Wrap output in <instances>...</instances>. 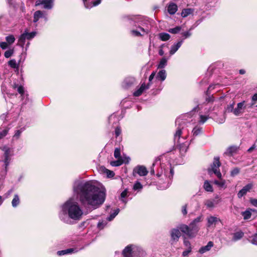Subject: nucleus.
<instances>
[{"mask_svg":"<svg viewBox=\"0 0 257 257\" xmlns=\"http://www.w3.org/2000/svg\"><path fill=\"white\" fill-rule=\"evenodd\" d=\"M18 91L19 92V93L23 94L24 92L23 87L22 86H19L18 88Z\"/></svg>","mask_w":257,"mask_h":257,"instance_id":"60","label":"nucleus"},{"mask_svg":"<svg viewBox=\"0 0 257 257\" xmlns=\"http://www.w3.org/2000/svg\"><path fill=\"white\" fill-rule=\"evenodd\" d=\"M27 40H31L33 39L36 35V32H32L31 33H28L27 31L25 32Z\"/></svg>","mask_w":257,"mask_h":257,"instance_id":"45","label":"nucleus"},{"mask_svg":"<svg viewBox=\"0 0 257 257\" xmlns=\"http://www.w3.org/2000/svg\"><path fill=\"white\" fill-rule=\"evenodd\" d=\"M203 187L204 189L207 192L213 191L212 186L208 181H205L204 182Z\"/></svg>","mask_w":257,"mask_h":257,"instance_id":"31","label":"nucleus"},{"mask_svg":"<svg viewBox=\"0 0 257 257\" xmlns=\"http://www.w3.org/2000/svg\"><path fill=\"white\" fill-rule=\"evenodd\" d=\"M193 10L191 9H186L183 10L182 13H181V16L183 17H186L190 14H192L193 13Z\"/></svg>","mask_w":257,"mask_h":257,"instance_id":"35","label":"nucleus"},{"mask_svg":"<svg viewBox=\"0 0 257 257\" xmlns=\"http://www.w3.org/2000/svg\"><path fill=\"white\" fill-rule=\"evenodd\" d=\"M199 118L200 119L199 121L200 123L203 124L207 121L209 117L206 115H200Z\"/></svg>","mask_w":257,"mask_h":257,"instance_id":"49","label":"nucleus"},{"mask_svg":"<svg viewBox=\"0 0 257 257\" xmlns=\"http://www.w3.org/2000/svg\"><path fill=\"white\" fill-rule=\"evenodd\" d=\"M159 38L162 41H167L170 38V35L166 33H161L159 34Z\"/></svg>","mask_w":257,"mask_h":257,"instance_id":"30","label":"nucleus"},{"mask_svg":"<svg viewBox=\"0 0 257 257\" xmlns=\"http://www.w3.org/2000/svg\"><path fill=\"white\" fill-rule=\"evenodd\" d=\"M135 81V78L133 77H126L122 83V86L124 88H128L134 84Z\"/></svg>","mask_w":257,"mask_h":257,"instance_id":"11","label":"nucleus"},{"mask_svg":"<svg viewBox=\"0 0 257 257\" xmlns=\"http://www.w3.org/2000/svg\"><path fill=\"white\" fill-rule=\"evenodd\" d=\"M130 33L133 36H137V37L141 36L143 35L141 33L140 31H139L137 30H136L134 28L131 29V30L130 31Z\"/></svg>","mask_w":257,"mask_h":257,"instance_id":"44","label":"nucleus"},{"mask_svg":"<svg viewBox=\"0 0 257 257\" xmlns=\"http://www.w3.org/2000/svg\"><path fill=\"white\" fill-rule=\"evenodd\" d=\"M127 196V190L126 189L124 190L123 191H122L120 194V199L121 201L125 204L126 203L127 201L125 199H124V198L126 197Z\"/></svg>","mask_w":257,"mask_h":257,"instance_id":"41","label":"nucleus"},{"mask_svg":"<svg viewBox=\"0 0 257 257\" xmlns=\"http://www.w3.org/2000/svg\"><path fill=\"white\" fill-rule=\"evenodd\" d=\"M213 246V243L212 241H209L206 245L202 246L199 249V252L200 253L203 254V253L210 250L211 248Z\"/></svg>","mask_w":257,"mask_h":257,"instance_id":"18","label":"nucleus"},{"mask_svg":"<svg viewBox=\"0 0 257 257\" xmlns=\"http://www.w3.org/2000/svg\"><path fill=\"white\" fill-rule=\"evenodd\" d=\"M240 172V169L238 168H233L230 172V175L232 177H234L238 175Z\"/></svg>","mask_w":257,"mask_h":257,"instance_id":"47","label":"nucleus"},{"mask_svg":"<svg viewBox=\"0 0 257 257\" xmlns=\"http://www.w3.org/2000/svg\"><path fill=\"white\" fill-rule=\"evenodd\" d=\"M125 161L123 159H117L116 161H111L110 165L112 166H119L122 165Z\"/></svg>","mask_w":257,"mask_h":257,"instance_id":"33","label":"nucleus"},{"mask_svg":"<svg viewBox=\"0 0 257 257\" xmlns=\"http://www.w3.org/2000/svg\"><path fill=\"white\" fill-rule=\"evenodd\" d=\"M188 148V144H186L184 143H182L181 144L179 145V149L180 153L183 154H185Z\"/></svg>","mask_w":257,"mask_h":257,"instance_id":"32","label":"nucleus"},{"mask_svg":"<svg viewBox=\"0 0 257 257\" xmlns=\"http://www.w3.org/2000/svg\"><path fill=\"white\" fill-rule=\"evenodd\" d=\"M251 243L257 245V236L255 234L254 235L253 238L250 241Z\"/></svg>","mask_w":257,"mask_h":257,"instance_id":"59","label":"nucleus"},{"mask_svg":"<svg viewBox=\"0 0 257 257\" xmlns=\"http://www.w3.org/2000/svg\"><path fill=\"white\" fill-rule=\"evenodd\" d=\"M205 205L207 208H212L214 207V201L212 200H207L205 202Z\"/></svg>","mask_w":257,"mask_h":257,"instance_id":"40","label":"nucleus"},{"mask_svg":"<svg viewBox=\"0 0 257 257\" xmlns=\"http://www.w3.org/2000/svg\"><path fill=\"white\" fill-rule=\"evenodd\" d=\"M155 75H156V73L155 72H153L152 73V74L150 75V76L149 78V80L150 82L151 81L154 79Z\"/></svg>","mask_w":257,"mask_h":257,"instance_id":"62","label":"nucleus"},{"mask_svg":"<svg viewBox=\"0 0 257 257\" xmlns=\"http://www.w3.org/2000/svg\"><path fill=\"white\" fill-rule=\"evenodd\" d=\"M192 133L193 137L197 136L202 133V127L197 125L193 128Z\"/></svg>","mask_w":257,"mask_h":257,"instance_id":"21","label":"nucleus"},{"mask_svg":"<svg viewBox=\"0 0 257 257\" xmlns=\"http://www.w3.org/2000/svg\"><path fill=\"white\" fill-rule=\"evenodd\" d=\"M149 87V85H146L145 83H143L142 84L141 87L136 91H135L134 93V95L135 96H140L144 91L146 89H148Z\"/></svg>","mask_w":257,"mask_h":257,"instance_id":"17","label":"nucleus"},{"mask_svg":"<svg viewBox=\"0 0 257 257\" xmlns=\"http://www.w3.org/2000/svg\"><path fill=\"white\" fill-rule=\"evenodd\" d=\"M101 171L104 173H105L107 175V176L108 178H111L113 177L114 175V173L113 171H110L105 168L102 167L101 168Z\"/></svg>","mask_w":257,"mask_h":257,"instance_id":"29","label":"nucleus"},{"mask_svg":"<svg viewBox=\"0 0 257 257\" xmlns=\"http://www.w3.org/2000/svg\"><path fill=\"white\" fill-rule=\"evenodd\" d=\"M192 249H186L185 250H184L182 253V255L183 256H187L189 253L191 251Z\"/></svg>","mask_w":257,"mask_h":257,"instance_id":"56","label":"nucleus"},{"mask_svg":"<svg viewBox=\"0 0 257 257\" xmlns=\"http://www.w3.org/2000/svg\"><path fill=\"white\" fill-rule=\"evenodd\" d=\"M125 25L130 29L138 28L144 34L147 33L148 30H145L142 26L143 21L142 18L136 16H126L123 17Z\"/></svg>","mask_w":257,"mask_h":257,"instance_id":"4","label":"nucleus"},{"mask_svg":"<svg viewBox=\"0 0 257 257\" xmlns=\"http://www.w3.org/2000/svg\"><path fill=\"white\" fill-rule=\"evenodd\" d=\"M250 203L255 207H257V199H251Z\"/></svg>","mask_w":257,"mask_h":257,"instance_id":"58","label":"nucleus"},{"mask_svg":"<svg viewBox=\"0 0 257 257\" xmlns=\"http://www.w3.org/2000/svg\"><path fill=\"white\" fill-rule=\"evenodd\" d=\"M0 47L3 49H6L8 47V44L7 42H0Z\"/></svg>","mask_w":257,"mask_h":257,"instance_id":"53","label":"nucleus"},{"mask_svg":"<svg viewBox=\"0 0 257 257\" xmlns=\"http://www.w3.org/2000/svg\"><path fill=\"white\" fill-rule=\"evenodd\" d=\"M245 108V101L238 103L236 107L234 108V115L239 116L243 113L244 109Z\"/></svg>","mask_w":257,"mask_h":257,"instance_id":"12","label":"nucleus"},{"mask_svg":"<svg viewBox=\"0 0 257 257\" xmlns=\"http://www.w3.org/2000/svg\"><path fill=\"white\" fill-rule=\"evenodd\" d=\"M143 188L142 185L140 183V182L137 181L135 183L134 185L133 189L135 190L140 191Z\"/></svg>","mask_w":257,"mask_h":257,"instance_id":"46","label":"nucleus"},{"mask_svg":"<svg viewBox=\"0 0 257 257\" xmlns=\"http://www.w3.org/2000/svg\"><path fill=\"white\" fill-rule=\"evenodd\" d=\"M134 171L140 176H145L148 173L147 168L144 166H138L135 168Z\"/></svg>","mask_w":257,"mask_h":257,"instance_id":"15","label":"nucleus"},{"mask_svg":"<svg viewBox=\"0 0 257 257\" xmlns=\"http://www.w3.org/2000/svg\"><path fill=\"white\" fill-rule=\"evenodd\" d=\"M83 215V210L79 203L71 198L62 205L59 218L64 222L70 224L81 220Z\"/></svg>","mask_w":257,"mask_h":257,"instance_id":"2","label":"nucleus"},{"mask_svg":"<svg viewBox=\"0 0 257 257\" xmlns=\"http://www.w3.org/2000/svg\"><path fill=\"white\" fill-rule=\"evenodd\" d=\"M65 251H66V254H69V253H71L72 252H73L74 251V249L73 248H69V249H65Z\"/></svg>","mask_w":257,"mask_h":257,"instance_id":"63","label":"nucleus"},{"mask_svg":"<svg viewBox=\"0 0 257 257\" xmlns=\"http://www.w3.org/2000/svg\"><path fill=\"white\" fill-rule=\"evenodd\" d=\"M244 235V233L241 231H238L234 233L233 235L232 240L237 241L241 239Z\"/></svg>","mask_w":257,"mask_h":257,"instance_id":"26","label":"nucleus"},{"mask_svg":"<svg viewBox=\"0 0 257 257\" xmlns=\"http://www.w3.org/2000/svg\"><path fill=\"white\" fill-rule=\"evenodd\" d=\"M166 78V72L165 70H160L156 76V78L163 81Z\"/></svg>","mask_w":257,"mask_h":257,"instance_id":"22","label":"nucleus"},{"mask_svg":"<svg viewBox=\"0 0 257 257\" xmlns=\"http://www.w3.org/2000/svg\"><path fill=\"white\" fill-rule=\"evenodd\" d=\"M4 151V163L6 166V168L9 165L11 161V157L13 155L12 150L10 148L5 147L3 148Z\"/></svg>","mask_w":257,"mask_h":257,"instance_id":"9","label":"nucleus"},{"mask_svg":"<svg viewBox=\"0 0 257 257\" xmlns=\"http://www.w3.org/2000/svg\"><path fill=\"white\" fill-rule=\"evenodd\" d=\"M142 249L135 245H129L125 247L122 251L123 257H136L140 255Z\"/></svg>","mask_w":257,"mask_h":257,"instance_id":"5","label":"nucleus"},{"mask_svg":"<svg viewBox=\"0 0 257 257\" xmlns=\"http://www.w3.org/2000/svg\"><path fill=\"white\" fill-rule=\"evenodd\" d=\"M6 40L8 44L11 45L14 43L15 41V38L13 35H11L6 37Z\"/></svg>","mask_w":257,"mask_h":257,"instance_id":"37","label":"nucleus"},{"mask_svg":"<svg viewBox=\"0 0 257 257\" xmlns=\"http://www.w3.org/2000/svg\"><path fill=\"white\" fill-rule=\"evenodd\" d=\"M57 254L59 255L66 254L65 249L57 251Z\"/></svg>","mask_w":257,"mask_h":257,"instance_id":"61","label":"nucleus"},{"mask_svg":"<svg viewBox=\"0 0 257 257\" xmlns=\"http://www.w3.org/2000/svg\"><path fill=\"white\" fill-rule=\"evenodd\" d=\"M114 156L117 159H122L120 156V149L119 148H115L114 152Z\"/></svg>","mask_w":257,"mask_h":257,"instance_id":"39","label":"nucleus"},{"mask_svg":"<svg viewBox=\"0 0 257 257\" xmlns=\"http://www.w3.org/2000/svg\"><path fill=\"white\" fill-rule=\"evenodd\" d=\"M14 53V49H9L5 52L4 56L6 58H9L13 55Z\"/></svg>","mask_w":257,"mask_h":257,"instance_id":"38","label":"nucleus"},{"mask_svg":"<svg viewBox=\"0 0 257 257\" xmlns=\"http://www.w3.org/2000/svg\"><path fill=\"white\" fill-rule=\"evenodd\" d=\"M182 213L184 215H185L187 213V205H184L182 207Z\"/></svg>","mask_w":257,"mask_h":257,"instance_id":"55","label":"nucleus"},{"mask_svg":"<svg viewBox=\"0 0 257 257\" xmlns=\"http://www.w3.org/2000/svg\"><path fill=\"white\" fill-rule=\"evenodd\" d=\"M121 131L120 128L119 127H117L115 128V135L116 137H117L118 136H119L120 135V134H121Z\"/></svg>","mask_w":257,"mask_h":257,"instance_id":"54","label":"nucleus"},{"mask_svg":"<svg viewBox=\"0 0 257 257\" xmlns=\"http://www.w3.org/2000/svg\"><path fill=\"white\" fill-rule=\"evenodd\" d=\"M178 7L177 5L172 3L168 7V12L170 15L174 14L177 11Z\"/></svg>","mask_w":257,"mask_h":257,"instance_id":"20","label":"nucleus"},{"mask_svg":"<svg viewBox=\"0 0 257 257\" xmlns=\"http://www.w3.org/2000/svg\"><path fill=\"white\" fill-rule=\"evenodd\" d=\"M242 215L243 216L244 219H248L250 218L251 213L249 210H246L245 211L242 212Z\"/></svg>","mask_w":257,"mask_h":257,"instance_id":"43","label":"nucleus"},{"mask_svg":"<svg viewBox=\"0 0 257 257\" xmlns=\"http://www.w3.org/2000/svg\"><path fill=\"white\" fill-rule=\"evenodd\" d=\"M24 128H21L20 130H17L13 136L14 140H18L21 135L22 133L24 131Z\"/></svg>","mask_w":257,"mask_h":257,"instance_id":"36","label":"nucleus"},{"mask_svg":"<svg viewBox=\"0 0 257 257\" xmlns=\"http://www.w3.org/2000/svg\"><path fill=\"white\" fill-rule=\"evenodd\" d=\"M220 221V219L216 216L210 215L207 217V226L209 227H215L216 225Z\"/></svg>","mask_w":257,"mask_h":257,"instance_id":"10","label":"nucleus"},{"mask_svg":"<svg viewBox=\"0 0 257 257\" xmlns=\"http://www.w3.org/2000/svg\"><path fill=\"white\" fill-rule=\"evenodd\" d=\"M41 5H43L44 8L50 10L53 7L54 0H37L36 2V6H39Z\"/></svg>","mask_w":257,"mask_h":257,"instance_id":"8","label":"nucleus"},{"mask_svg":"<svg viewBox=\"0 0 257 257\" xmlns=\"http://www.w3.org/2000/svg\"><path fill=\"white\" fill-rule=\"evenodd\" d=\"M83 2L85 6V7L87 9H89L92 8V7L98 5L99 4H100L101 0H96L94 1V2H93L92 5L91 4H88L87 3V0H83Z\"/></svg>","mask_w":257,"mask_h":257,"instance_id":"23","label":"nucleus"},{"mask_svg":"<svg viewBox=\"0 0 257 257\" xmlns=\"http://www.w3.org/2000/svg\"><path fill=\"white\" fill-rule=\"evenodd\" d=\"M9 129L8 128H6L4 130L0 131V136L3 138L5 137L8 133Z\"/></svg>","mask_w":257,"mask_h":257,"instance_id":"51","label":"nucleus"},{"mask_svg":"<svg viewBox=\"0 0 257 257\" xmlns=\"http://www.w3.org/2000/svg\"><path fill=\"white\" fill-rule=\"evenodd\" d=\"M186 121L183 118H178L176 120V124L178 125V127L175 134L174 135L175 142H179L180 136L182 134V130L185 125Z\"/></svg>","mask_w":257,"mask_h":257,"instance_id":"7","label":"nucleus"},{"mask_svg":"<svg viewBox=\"0 0 257 257\" xmlns=\"http://www.w3.org/2000/svg\"><path fill=\"white\" fill-rule=\"evenodd\" d=\"M220 166V163L219 162V158H214L213 164L211 165L210 167L208 169L209 173L211 174L213 173L215 174L218 178H220V177L222 176V175L219 169Z\"/></svg>","mask_w":257,"mask_h":257,"instance_id":"6","label":"nucleus"},{"mask_svg":"<svg viewBox=\"0 0 257 257\" xmlns=\"http://www.w3.org/2000/svg\"><path fill=\"white\" fill-rule=\"evenodd\" d=\"M8 64L13 68H16L18 67L17 62L15 59L10 60Z\"/></svg>","mask_w":257,"mask_h":257,"instance_id":"48","label":"nucleus"},{"mask_svg":"<svg viewBox=\"0 0 257 257\" xmlns=\"http://www.w3.org/2000/svg\"><path fill=\"white\" fill-rule=\"evenodd\" d=\"M237 150V148L236 147H230L227 149L225 153L229 155H232Z\"/></svg>","mask_w":257,"mask_h":257,"instance_id":"34","label":"nucleus"},{"mask_svg":"<svg viewBox=\"0 0 257 257\" xmlns=\"http://www.w3.org/2000/svg\"><path fill=\"white\" fill-rule=\"evenodd\" d=\"M219 180H215L214 183L215 184L217 185L219 187L225 188L226 187V186L225 185L226 181L225 180L221 178V177L220 178H219Z\"/></svg>","mask_w":257,"mask_h":257,"instance_id":"24","label":"nucleus"},{"mask_svg":"<svg viewBox=\"0 0 257 257\" xmlns=\"http://www.w3.org/2000/svg\"><path fill=\"white\" fill-rule=\"evenodd\" d=\"M182 42L183 41H180L176 44H174L171 46L170 51L169 52L171 55L174 54L177 51L179 48L181 46Z\"/></svg>","mask_w":257,"mask_h":257,"instance_id":"19","label":"nucleus"},{"mask_svg":"<svg viewBox=\"0 0 257 257\" xmlns=\"http://www.w3.org/2000/svg\"><path fill=\"white\" fill-rule=\"evenodd\" d=\"M202 220V216H200L191 222L189 225L181 224L179 225L180 231L189 237H195L199 230V223Z\"/></svg>","mask_w":257,"mask_h":257,"instance_id":"3","label":"nucleus"},{"mask_svg":"<svg viewBox=\"0 0 257 257\" xmlns=\"http://www.w3.org/2000/svg\"><path fill=\"white\" fill-rule=\"evenodd\" d=\"M234 102H233L232 104H230L227 106L226 108L225 111L227 112H232L234 114Z\"/></svg>","mask_w":257,"mask_h":257,"instance_id":"42","label":"nucleus"},{"mask_svg":"<svg viewBox=\"0 0 257 257\" xmlns=\"http://www.w3.org/2000/svg\"><path fill=\"white\" fill-rule=\"evenodd\" d=\"M180 229L179 228V225L177 228H173L171 230V237L172 240L177 242L178 241L180 237L181 236Z\"/></svg>","mask_w":257,"mask_h":257,"instance_id":"13","label":"nucleus"},{"mask_svg":"<svg viewBox=\"0 0 257 257\" xmlns=\"http://www.w3.org/2000/svg\"><path fill=\"white\" fill-rule=\"evenodd\" d=\"M41 18H44L46 20H47L46 15L43 12L37 11L34 14V22H37Z\"/></svg>","mask_w":257,"mask_h":257,"instance_id":"16","label":"nucleus"},{"mask_svg":"<svg viewBox=\"0 0 257 257\" xmlns=\"http://www.w3.org/2000/svg\"><path fill=\"white\" fill-rule=\"evenodd\" d=\"M26 34L25 32L22 34L19 37V40H18V45L21 46V47H23L25 43V40L27 39V37L26 36Z\"/></svg>","mask_w":257,"mask_h":257,"instance_id":"25","label":"nucleus"},{"mask_svg":"<svg viewBox=\"0 0 257 257\" xmlns=\"http://www.w3.org/2000/svg\"><path fill=\"white\" fill-rule=\"evenodd\" d=\"M168 58L166 57H163L160 61V63L158 65L159 68H164L167 64V61Z\"/></svg>","mask_w":257,"mask_h":257,"instance_id":"28","label":"nucleus"},{"mask_svg":"<svg viewBox=\"0 0 257 257\" xmlns=\"http://www.w3.org/2000/svg\"><path fill=\"white\" fill-rule=\"evenodd\" d=\"M184 244L187 247V249H192V246H191L190 242L188 240H186V239H184Z\"/></svg>","mask_w":257,"mask_h":257,"instance_id":"52","label":"nucleus"},{"mask_svg":"<svg viewBox=\"0 0 257 257\" xmlns=\"http://www.w3.org/2000/svg\"><path fill=\"white\" fill-rule=\"evenodd\" d=\"M20 200L18 195L15 194L12 201V205L13 207H16L20 203Z\"/></svg>","mask_w":257,"mask_h":257,"instance_id":"27","label":"nucleus"},{"mask_svg":"<svg viewBox=\"0 0 257 257\" xmlns=\"http://www.w3.org/2000/svg\"><path fill=\"white\" fill-rule=\"evenodd\" d=\"M253 187L252 183H249L244 186L242 189H241L237 194V196L239 198H241L244 195L246 194L247 192H249Z\"/></svg>","mask_w":257,"mask_h":257,"instance_id":"14","label":"nucleus"},{"mask_svg":"<svg viewBox=\"0 0 257 257\" xmlns=\"http://www.w3.org/2000/svg\"><path fill=\"white\" fill-rule=\"evenodd\" d=\"M73 190L81 204L92 209L99 207L105 199V190L95 186L91 182L76 180L74 183Z\"/></svg>","mask_w":257,"mask_h":257,"instance_id":"1","label":"nucleus"},{"mask_svg":"<svg viewBox=\"0 0 257 257\" xmlns=\"http://www.w3.org/2000/svg\"><path fill=\"white\" fill-rule=\"evenodd\" d=\"M181 30V27H176L174 28L170 29L169 32L172 34H177Z\"/></svg>","mask_w":257,"mask_h":257,"instance_id":"50","label":"nucleus"},{"mask_svg":"<svg viewBox=\"0 0 257 257\" xmlns=\"http://www.w3.org/2000/svg\"><path fill=\"white\" fill-rule=\"evenodd\" d=\"M182 35L185 37V38H187L189 37L191 35V33L190 31L185 32L182 33Z\"/></svg>","mask_w":257,"mask_h":257,"instance_id":"57","label":"nucleus"},{"mask_svg":"<svg viewBox=\"0 0 257 257\" xmlns=\"http://www.w3.org/2000/svg\"><path fill=\"white\" fill-rule=\"evenodd\" d=\"M256 146L254 144L250 148H249L248 150H247V152L248 153H250L255 148Z\"/></svg>","mask_w":257,"mask_h":257,"instance_id":"64","label":"nucleus"}]
</instances>
